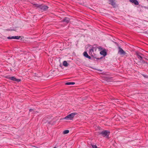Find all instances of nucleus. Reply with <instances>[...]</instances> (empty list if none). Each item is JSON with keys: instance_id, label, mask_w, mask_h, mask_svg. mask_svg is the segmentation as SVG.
Here are the masks:
<instances>
[{"instance_id": "nucleus-4", "label": "nucleus", "mask_w": 148, "mask_h": 148, "mask_svg": "<svg viewBox=\"0 0 148 148\" xmlns=\"http://www.w3.org/2000/svg\"><path fill=\"white\" fill-rule=\"evenodd\" d=\"M118 53H119L121 55H125L126 54V53L120 47H119Z\"/></svg>"}, {"instance_id": "nucleus-25", "label": "nucleus", "mask_w": 148, "mask_h": 148, "mask_svg": "<svg viewBox=\"0 0 148 148\" xmlns=\"http://www.w3.org/2000/svg\"><path fill=\"white\" fill-rule=\"evenodd\" d=\"M20 81L21 80L19 79H16V81L17 82H20Z\"/></svg>"}, {"instance_id": "nucleus-19", "label": "nucleus", "mask_w": 148, "mask_h": 148, "mask_svg": "<svg viewBox=\"0 0 148 148\" xmlns=\"http://www.w3.org/2000/svg\"><path fill=\"white\" fill-rule=\"evenodd\" d=\"M99 51H101L103 50V48L99 46L97 47Z\"/></svg>"}, {"instance_id": "nucleus-14", "label": "nucleus", "mask_w": 148, "mask_h": 148, "mask_svg": "<svg viewBox=\"0 0 148 148\" xmlns=\"http://www.w3.org/2000/svg\"><path fill=\"white\" fill-rule=\"evenodd\" d=\"M29 111V112H31L33 113H36L37 112H38L37 111H35L33 109H30Z\"/></svg>"}, {"instance_id": "nucleus-13", "label": "nucleus", "mask_w": 148, "mask_h": 148, "mask_svg": "<svg viewBox=\"0 0 148 148\" xmlns=\"http://www.w3.org/2000/svg\"><path fill=\"white\" fill-rule=\"evenodd\" d=\"M69 64L67 63L66 61H64L63 62V65L65 67H67Z\"/></svg>"}, {"instance_id": "nucleus-15", "label": "nucleus", "mask_w": 148, "mask_h": 148, "mask_svg": "<svg viewBox=\"0 0 148 148\" xmlns=\"http://www.w3.org/2000/svg\"><path fill=\"white\" fill-rule=\"evenodd\" d=\"M75 84V83L74 82H68L65 83L66 85H73Z\"/></svg>"}, {"instance_id": "nucleus-9", "label": "nucleus", "mask_w": 148, "mask_h": 148, "mask_svg": "<svg viewBox=\"0 0 148 148\" xmlns=\"http://www.w3.org/2000/svg\"><path fill=\"white\" fill-rule=\"evenodd\" d=\"M84 56L88 58L89 59L91 58V57L89 56L87 53L86 51H84L83 53Z\"/></svg>"}, {"instance_id": "nucleus-7", "label": "nucleus", "mask_w": 148, "mask_h": 148, "mask_svg": "<svg viewBox=\"0 0 148 148\" xmlns=\"http://www.w3.org/2000/svg\"><path fill=\"white\" fill-rule=\"evenodd\" d=\"M136 54L138 58L140 60H142L143 57L141 56V55H143V54L139 53H137Z\"/></svg>"}, {"instance_id": "nucleus-10", "label": "nucleus", "mask_w": 148, "mask_h": 148, "mask_svg": "<svg viewBox=\"0 0 148 148\" xmlns=\"http://www.w3.org/2000/svg\"><path fill=\"white\" fill-rule=\"evenodd\" d=\"M130 2L134 3L136 5H138L139 4V3L138 1L136 0H130Z\"/></svg>"}, {"instance_id": "nucleus-11", "label": "nucleus", "mask_w": 148, "mask_h": 148, "mask_svg": "<svg viewBox=\"0 0 148 148\" xmlns=\"http://www.w3.org/2000/svg\"><path fill=\"white\" fill-rule=\"evenodd\" d=\"M110 2V4H111L112 6H114L115 5V3L114 2V0H108Z\"/></svg>"}, {"instance_id": "nucleus-16", "label": "nucleus", "mask_w": 148, "mask_h": 148, "mask_svg": "<svg viewBox=\"0 0 148 148\" xmlns=\"http://www.w3.org/2000/svg\"><path fill=\"white\" fill-rule=\"evenodd\" d=\"M10 79L13 81H16V79L14 77H9Z\"/></svg>"}, {"instance_id": "nucleus-2", "label": "nucleus", "mask_w": 148, "mask_h": 148, "mask_svg": "<svg viewBox=\"0 0 148 148\" xmlns=\"http://www.w3.org/2000/svg\"><path fill=\"white\" fill-rule=\"evenodd\" d=\"M110 134V132L107 130H104L102 131L99 133V134L101 135L103 137H106L108 138H109V135Z\"/></svg>"}, {"instance_id": "nucleus-28", "label": "nucleus", "mask_w": 148, "mask_h": 148, "mask_svg": "<svg viewBox=\"0 0 148 148\" xmlns=\"http://www.w3.org/2000/svg\"><path fill=\"white\" fill-rule=\"evenodd\" d=\"M93 51H94V47H93Z\"/></svg>"}, {"instance_id": "nucleus-1", "label": "nucleus", "mask_w": 148, "mask_h": 148, "mask_svg": "<svg viewBox=\"0 0 148 148\" xmlns=\"http://www.w3.org/2000/svg\"><path fill=\"white\" fill-rule=\"evenodd\" d=\"M34 7H37L40 10L42 11L46 10L49 8L47 6L42 4H35L34 5Z\"/></svg>"}, {"instance_id": "nucleus-24", "label": "nucleus", "mask_w": 148, "mask_h": 148, "mask_svg": "<svg viewBox=\"0 0 148 148\" xmlns=\"http://www.w3.org/2000/svg\"><path fill=\"white\" fill-rule=\"evenodd\" d=\"M142 62H143V63H146V64H147V62H146V61H145L143 60V61H142Z\"/></svg>"}, {"instance_id": "nucleus-23", "label": "nucleus", "mask_w": 148, "mask_h": 148, "mask_svg": "<svg viewBox=\"0 0 148 148\" xmlns=\"http://www.w3.org/2000/svg\"><path fill=\"white\" fill-rule=\"evenodd\" d=\"M93 69H95L96 70H98V71H100V72H102V70H100V69H94V68H93Z\"/></svg>"}, {"instance_id": "nucleus-5", "label": "nucleus", "mask_w": 148, "mask_h": 148, "mask_svg": "<svg viewBox=\"0 0 148 148\" xmlns=\"http://www.w3.org/2000/svg\"><path fill=\"white\" fill-rule=\"evenodd\" d=\"M100 53L101 55H103V57L105 56L107 54L106 49H104L102 51H101L100 52Z\"/></svg>"}, {"instance_id": "nucleus-18", "label": "nucleus", "mask_w": 148, "mask_h": 148, "mask_svg": "<svg viewBox=\"0 0 148 148\" xmlns=\"http://www.w3.org/2000/svg\"><path fill=\"white\" fill-rule=\"evenodd\" d=\"M93 127H95V129L96 130H97L98 129H100L99 127H97L96 126L94 125V126H93Z\"/></svg>"}, {"instance_id": "nucleus-3", "label": "nucleus", "mask_w": 148, "mask_h": 148, "mask_svg": "<svg viewBox=\"0 0 148 148\" xmlns=\"http://www.w3.org/2000/svg\"><path fill=\"white\" fill-rule=\"evenodd\" d=\"M77 114L76 112L72 113L65 116L64 119L66 120H71L73 119L75 115Z\"/></svg>"}, {"instance_id": "nucleus-29", "label": "nucleus", "mask_w": 148, "mask_h": 148, "mask_svg": "<svg viewBox=\"0 0 148 148\" xmlns=\"http://www.w3.org/2000/svg\"><path fill=\"white\" fill-rule=\"evenodd\" d=\"M92 146V145H91Z\"/></svg>"}, {"instance_id": "nucleus-12", "label": "nucleus", "mask_w": 148, "mask_h": 148, "mask_svg": "<svg viewBox=\"0 0 148 148\" xmlns=\"http://www.w3.org/2000/svg\"><path fill=\"white\" fill-rule=\"evenodd\" d=\"M43 121L45 123H48L50 124L51 123V121L47 120L46 119H45Z\"/></svg>"}, {"instance_id": "nucleus-20", "label": "nucleus", "mask_w": 148, "mask_h": 148, "mask_svg": "<svg viewBox=\"0 0 148 148\" xmlns=\"http://www.w3.org/2000/svg\"><path fill=\"white\" fill-rule=\"evenodd\" d=\"M142 75L145 78H148V76L145 75V74H142Z\"/></svg>"}, {"instance_id": "nucleus-27", "label": "nucleus", "mask_w": 148, "mask_h": 148, "mask_svg": "<svg viewBox=\"0 0 148 148\" xmlns=\"http://www.w3.org/2000/svg\"><path fill=\"white\" fill-rule=\"evenodd\" d=\"M90 50H92V49H90Z\"/></svg>"}, {"instance_id": "nucleus-21", "label": "nucleus", "mask_w": 148, "mask_h": 148, "mask_svg": "<svg viewBox=\"0 0 148 148\" xmlns=\"http://www.w3.org/2000/svg\"><path fill=\"white\" fill-rule=\"evenodd\" d=\"M93 148H100L99 147H98L96 145H93Z\"/></svg>"}, {"instance_id": "nucleus-6", "label": "nucleus", "mask_w": 148, "mask_h": 148, "mask_svg": "<svg viewBox=\"0 0 148 148\" xmlns=\"http://www.w3.org/2000/svg\"><path fill=\"white\" fill-rule=\"evenodd\" d=\"M20 38V36H12V37L9 36L7 37L8 39H19Z\"/></svg>"}, {"instance_id": "nucleus-22", "label": "nucleus", "mask_w": 148, "mask_h": 148, "mask_svg": "<svg viewBox=\"0 0 148 148\" xmlns=\"http://www.w3.org/2000/svg\"><path fill=\"white\" fill-rule=\"evenodd\" d=\"M103 58V57H100V58H97L96 59L98 60H99L100 59H102Z\"/></svg>"}, {"instance_id": "nucleus-8", "label": "nucleus", "mask_w": 148, "mask_h": 148, "mask_svg": "<svg viewBox=\"0 0 148 148\" xmlns=\"http://www.w3.org/2000/svg\"><path fill=\"white\" fill-rule=\"evenodd\" d=\"M70 19L69 18L66 17H65L62 20V21L68 23L70 21Z\"/></svg>"}, {"instance_id": "nucleus-26", "label": "nucleus", "mask_w": 148, "mask_h": 148, "mask_svg": "<svg viewBox=\"0 0 148 148\" xmlns=\"http://www.w3.org/2000/svg\"><path fill=\"white\" fill-rule=\"evenodd\" d=\"M115 44H116L117 45H118V43H117L116 42H115Z\"/></svg>"}, {"instance_id": "nucleus-17", "label": "nucleus", "mask_w": 148, "mask_h": 148, "mask_svg": "<svg viewBox=\"0 0 148 148\" xmlns=\"http://www.w3.org/2000/svg\"><path fill=\"white\" fill-rule=\"evenodd\" d=\"M69 132V131L68 130H66L64 131L63 132V133L64 134H68Z\"/></svg>"}]
</instances>
